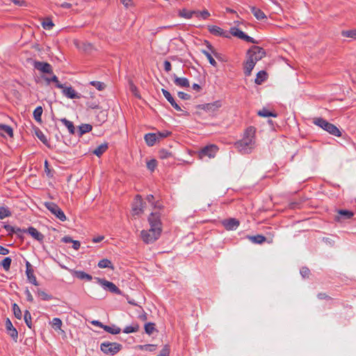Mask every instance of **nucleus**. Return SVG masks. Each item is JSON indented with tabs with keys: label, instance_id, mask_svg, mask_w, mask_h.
Wrapping results in <instances>:
<instances>
[{
	"label": "nucleus",
	"instance_id": "f257e3e1",
	"mask_svg": "<svg viewBox=\"0 0 356 356\" xmlns=\"http://www.w3.org/2000/svg\"><path fill=\"white\" fill-rule=\"evenodd\" d=\"M256 129L254 127H248L241 140L236 141L234 146L242 154H249L254 144Z\"/></svg>",
	"mask_w": 356,
	"mask_h": 356
},
{
	"label": "nucleus",
	"instance_id": "f03ea898",
	"mask_svg": "<svg viewBox=\"0 0 356 356\" xmlns=\"http://www.w3.org/2000/svg\"><path fill=\"white\" fill-rule=\"evenodd\" d=\"M313 123L332 136L337 137L341 136V131L336 125L330 123L323 118H314Z\"/></svg>",
	"mask_w": 356,
	"mask_h": 356
},
{
	"label": "nucleus",
	"instance_id": "7ed1b4c3",
	"mask_svg": "<svg viewBox=\"0 0 356 356\" xmlns=\"http://www.w3.org/2000/svg\"><path fill=\"white\" fill-rule=\"evenodd\" d=\"M162 229L149 228L140 232V238L145 244H151L157 241L161 236Z\"/></svg>",
	"mask_w": 356,
	"mask_h": 356
},
{
	"label": "nucleus",
	"instance_id": "20e7f679",
	"mask_svg": "<svg viewBox=\"0 0 356 356\" xmlns=\"http://www.w3.org/2000/svg\"><path fill=\"white\" fill-rule=\"evenodd\" d=\"M122 348V345L117 342L104 341L100 344V350L104 354L113 356Z\"/></svg>",
	"mask_w": 356,
	"mask_h": 356
},
{
	"label": "nucleus",
	"instance_id": "39448f33",
	"mask_svg": "<svg viewBox=\"0 0 356 356\" xmlns=\"http://www.w3.org/2000/svg\"><path fill=\"white\" fill-rule=\"evenodd\" d=\"M266 55V51L261 47L253 45L247 51L248 58H252L256 64L257 61L261 60Z\"/></svg>",
	"mask_w": 356,
	"mask_h": 356
},
{
	"label": "nucleus",
	"instance_id": "423d86ee",
	"mask_svg": "<svg viewBox=\"0 0 356 356\" xmlns=\"http://www.w3.org/2000/svg\"><path fill=\"white\" fill-rule=\"evenodd\" d=\"M44 207L57 218L64 222L67 218L62 209L53 202H46L44 203Z\"/></svg>",
	"mask_w": 356,
	"mask_h": 356
},
{
	"label": "nucleus",
	"instance_id": "0eeeda50",
	"mask_svg": "<svg viewBox=\"0 0 356 356\" xmlns=\"http://www.w3.org/2000/svg\"><path fill=\"white\" fill-rule=\"evenodd\" d=\"M95 280L99 283L105 290L110 291L112 293L117 295H122V291L113 282H109L104 278L95 277Z\"/></svg>",
	"mask_w": 356,
	"mask_h": 356
},
{
	"label": "nucleus",
	"instance_id": "6e6552de",
	"mask_svg": "<svg viewBox=\"0 0 356 356\" xmlns=\"http://www.w3.org/2000/svg\"><path fill=\"white\" fill-rule=\"evenodd\" d=\"M161 218V213L160 211L152 212L147 219L150 228L163 230V223Z\"/></svg>",
	"mask_w": 356,
	"mask_h": 356
},
{
	"label": "nucleus",
	"instance_id": "1a4fd4ad",
	"mask_svg": "<svg viewBox=\"0 0 356 356\" xmlns=\"http://www.w3.org/2000/svg\"><path fill=\"white\" fill-rule=\"evenodd\" d=\"M222 106V103L220 100L215 101L212 103L204 104H198L195 106L197 109L204 110L206 112L210 113H214L218 111V109Z\"/></svg>",
	"mask_w": 356,
	"mask_h": 356
},
{
	"label": "nucleus",
	"instance_id": "9d476101",
	"mask_svg": "<svg viewBox=\"0 0 356 356\" xmlns=\"http://www.w3.org/2000/svg\"><path fill=\"white\" fill-rule=\"evenodd\" d=\"M229 35H232L233 36L237 37L247 42H250L252 44H258L259 42L255 40L253 38L248 35L244 32L241 31L239 29L236 27H232L229 31Z\"/></svg>",
	"mask_w": 356,
	"mask_h": 356
},
{
	"label": "nucleus",
	"instance_id": "9b49d317",
	"mask_svg": "<svg viewBox=\"0 0 356 356\" xmlns=\"http://www.w3.org/2000/svg\"><path fill=\"white\" fill-rule=\"evenodd\" d=\"M17 231L21 232L22 234L23 233H28L34 239H35L40 243H42L44 238V236L41 232H40L39 231H38L37 229L31 226L29 227L27 229L17 228Z\"/></svg>",
	"mask_w": 356,
	"mask_h": 356
},
{
	"label": "nucleus",
	"instance_id": "f8f14e48",
	"mask_svg": "<svg viewBox=\"0 0 356 356\" xmlns=\"http://www.w3.org/2000/svg\"><path fill=\"white\" fill-rule=\"evenodd\" d=\"M218 151V147L216 145H207L202 148L199 152V157L200 159H202L204 156L213 158Z\"/></svg>",
	"mask_w": 356,
	"mask_h": 356
},
{
	"label": "nucleus",
	"instance_id": "ddd939ff",
	"mask_svg": "<svg viewBox=\"0 0 356 356\" xmlns=\"http://www.w3.org/2000/svg\"><path fill=\"white\" fill-rule=\"evenodd\" d=\"M61 267L63 268H65V269L69 270L70 272L71 275L74 277H76L79 280H86V281H91L92 280V275H90V274L86 273L84 271L77 270H74V269H70V268H67L66 266H62Z\"/></svg>",
	"mask_w": 356,
	"mask_h": 356
},
{
	"label": "nucleus",
	"instance_id": "4468645a",
	"mask_svg": "<svg viewBox=\"0 0 356 356\" xmlns=\"http://www.w3.org/2000/svg\"><path fill=\"white\" fill-rule=\"evenodd\" d=\"M33 67L42 73L53 74L52 66L48 63L35 60L33 63Z\"/></svg>",
	"mask_w": 356,
	"mask_h": 356
},
{
	"label": "nucleus",
	"instance_id": "2eb2a0df",
	"mask_svg": "<svg viewBox=\"0 0 356 356\" xmlns=\"http://www.w3.org/2000/svg\"><path fill=\"white\" fill-rule=\"evenodd\" d=\"M209 33L215 36H220L225 38H230L229 33L225 31L220 27L216 25H209L207 27Z\"/></svg>",
	"mask_w": 356,
	"mask_h": 356
},
{
	"label": "nucleus",
	"instance_id": "dca6fc26",
	"mask_svg": "<svg viewBox=\"0 0 356 356\" xmlns=\"http://www.w3.org/2000/svg\"><path fill=\"white\" fill-rule=\"evenodd\" d=\"M222 225L227 230H236L240 225V221L234 218H229L222 221Z\"/></svg>",
	"mask_w": 356,
	"mask_h": 356
},
{
	"label": "nucleus",
	"instance_id": "f3484780",
	"mask_svg": "<svg viewBox=\"0 0 356 356\" xmlns=\"http://www.w3.org/2000/svg\"><path fill=\"white\" fill-rule=\"evenodd\" d=\"M144 204L142 197L140 195H136L132 206L134 213L138 215L143 212Z\"/></svg>",
	"mask_w": 356,
	"mask_h": 356
},
{
	"label": "nucleus",
	"instance_id": "a211bd4d",
	"mask_svg": "<svg viewBox=\"0 0 356 356\" xmlns=\"http://www.w3.org/2000/svg\"><path fill=\"white\" fill-rule=\"evenodd\" d=\"M26 274L28 280L33 285L38 286L39 283L38 282L36 277L34 275V270L33 269L31 264L29 261H26Z\"/></svg>",
	"mask_w": 356,
	"mask_h": 356
},
{
	"label": "nucleus",
	"instance_id": "6ab92c4d",
	"mask_svg": "<svg viewBox=\"0 0 356 356\" xmlns=\"http://www.w3.org/2000/svg\"><path fill=\"white\" fill-rule=\"evenodd\" d=\"M337 213L338 214L335 216L334 220L339 222L350 219L354 216V213L353 211L346 209H340Z\"/></svg>",
	"mask_w": 356,
	"mask_h": 356
},
{
	"label": "nucleus",
	"instance_id": "aec40b11",
	"mask_svg": "<svg viewBox=\"0 0 356 356\" xmlns=\"http://www.w3.org/2000/svg\"><path fill=\"white\" fill-rule=\"evenodd\" d=\"M5 326L8 332V334L12 337V339L15 341H17L18 338L17 330L13 327L12 322L8 318H7L6 320Z\"/></svg>",
	"mask_w": 356,
	"mask_h": 356
},
{
	"label": "nucleus",
	"instance_id": "412c9836",
	"mask_svg": "<svg viewBox=\"0 0 356 356\" xmlns=\"http://www.w3.org/2000/svg\"><path fill=\"white\" fill-rule=\"evenodd\" d=\"M161 92L163 95V96L165 97V99L169 102V103L171 104V106L177 111H182L179 105L175 102V99L170 94L169 91H168L165 89L162 88Z\"/></svg>",
	"mask_w": 356,
	"mask_h": 356
},
{
	"label": "nucleus",
	"instance_id": "4be33fe9",
	"mask_svg": "<svg viewBox=\"0 0 356 356\" xmlns=\"http://www.w3.org/2000/svg\"><path fill=\"white\" fill-rule=\"evenodd\" d=\"M174 83L177 86L182 88H188L190 86L189 81L185 77H178L175 74L172 76Z\"/></svg>",
	"mask_w": 356,
	"mask_h": 356
},
{
	"label": "nucleus",
	"instance_id": "5701e85b",
	"mask_svg": "<svg viewBox=\"0 0 356 356\" xmlns=\"http://www.w3.org/2000/svg\"><path fill=\"white\" fill-rule=\"evenodd\" d=\"M145 141L147 146L152 147L158 141L159 142V138L157 137L155 133H148L144 136Z\"/></svg>",
	"mask_w": 356,
	"mask_h": 356
},
{
	"label": "nucleus",
	"instance_id": "b1692460",
	"mask_svg": "<svg viewBox=\"0 0 356 356\" xmlns=\"http://www.w3.org/2000/svg\"><path fill=\"white\" fill-rule=\"evenodd\" d=\"M254 66H255V63H254L252 58H248L247 60L244 63V67H243L244 74L246 76H250Z\"/></svg>",
	"mask_w": 356,
	"mask_h": 356
},
{
	"label": "nucleus",
	"instance_id": "393cba45",
	"mask_svg": "<svg viewBox=\"0 0 356 356\" xmlns=\"http://www.w3.org/2000/svg\"><path fill=\"white\" fill-rule=\"evenodd\" d=\"M204 44H206L207 47L211 51V53L218 60L222 62L227 61L223 58V56L221 54L217 52L216 49L212 46V44L208 41L204 40Z\"/></svg>",
	"mask_w": 356,
	"mask_h": 356
},
{
	"label": "nucleus",
	"instance_id": "a878e982",
	"mask_svg": "<svg viewBox=\"0 0 356 356\" xmlns=\"http://www.w3.org/2000/svg\"><path fill=\"white\" fill-rule=\"evenodd\" d=\"M250 10L255 18L258 20L266 19L267 16L266 14L259 8L255 6H250Z\"/></svg>",
	"mask_w": 356,
	"mask_h": 356
},
{
	"label": "nucleus",
	"instance_id": "bb28decb",
	"mask_svg": "<svg viewBox=\"0 0 356 356\" xmlns=\"http://www.w3.org/2000/svg\"><path fill=\"white\" fill-rule=\"evenodd\" d=\"M63 92L64 95L70 99H76L79 98V96L76 92L75 90L72 87H66L63 86Z\"/></svg>",
	"mask_w": 356,
	"mask_h": 356
},
{
	"label": "nucleus",
	"instance_id": "cd10ccee",
	"mask_svg": "<svg viewBox=\"0 0 356 356\" xmlns=\"http://www.w3.org/2000/svg\"><path fill=\"white\" fill-rule=\"evenodd\" d=\"M3 228L8 232V235L12 236L14 233H15L18 238H19L21 240H24V236L22 234L21 232L17 231V228H15L10 225L5 224L3 225Z\"/></svg>",
	"mask_w": 356,
	"mask_h": 356
},
{
	"label": "nucleus",
	"instance_id": "c85d7f7f",
	"mask_svg": "<svg viewBox=\"0 0 356 356\" xmlns=\"http://www.w3.org/2000/svg\"><path fill=\"white\" fill-rule=\"evenodd\" d=\"M5 134L10 137L13 136V128L8 125L0 124V135L5 136Z\"/></svg>",
	"mask_w": 356,
	"mask_h": 356
},
{
	"label": "nucleus",
	"instance_id": "c756f323",
	"mask_svg": "<svg viewBox=\"0 0 356 356\" xmlns=\"http://www.w3.org/2000/svg\"><path fill=\"white\" fill-rule=\"evenodd\" d=\"M268 79V74L264 70H261L257 74V77L254 80V83L257 85H261Z\"/></svg>",
	"mask_w": 356,
	"mask_h": 356
},
{
	"label": "nucleus",
	"instance_id": "7c9ffc66",
	"mask_svg": "<svg viewBox=\"0 0 356 356\" xmlns=\"http://www.w3.org/2000/svg\"><path fill=\"white\" fill-rule=\"evenodd\" d=\"M108 148V143H104L95 148L92 153L98 157H100Z\"/></svg>",
	"mask_w": 356,
	"mask_h": 356
},
{
	"label": "nucleus",
	"instance_id": "2f4dec72",
	"mask_svg": "<svg viewBox=\"0 0 356 356\" xmlns=\"http://www.w3.org/2000/svg\"><path fill=\"white\" fill-rule=\"evenodd\" d=\"M92 129V126L90 124H82L79 127L78 136H82L83 134L90 132Z\"/></svg>",
	"mask_w": 356,
	"mask_h": 356
},
{
	"label": "nucleus",
	"instance_id": "473e14b6",
	"mask_svg": "<svg viewBox=\"0 0 356 356\" xmlns=\"http://www.w3.org/2000/svg\"><path fill=\"white\" fill-rule=\"evenodd\" d=\"M60 122L67 128L70 134H75V127L72 122L68 120L66 118H61Z\"/></svg>",
	"mask_w": 356,
	"mask_h": 356
},
{
	"label": "nucleus",
	"instance_id": "72a5a7b5",
	"mask_svg": "<svg viewBox=\"0 0 356 356\" xmlns=\"http://www.w3.org/2000/svg\"><path fill=\"white\" fill-rule=\"evenodd\" d=\"M195 10H188L186 8H183L179 10L178 16L185 19H191L193 15H195Z\"/></svg>",
	"mask_w": 356,
	"mask_h": 356
},
{
	"label": "nucleus",
	"instance_id": "f704fd0d",
	"mask_svg": "<svg viewBox=\"0 0 356 356\" xmlns=\"http://www.w3.org/2000/svg\"><path fill=\"white\" fill-rule=\"evenodd\" d=\"M257 115L261 117H274L277 116V113L275 112L270 111L266 108H263L257 112Z\"/></svg>",
	"mask_w": 356,
	"mask_h": 356
},
{
	"label": "nucleus",
	"instance_id": "c9c22d12",
	"mask_svg": "<svg viewBox=\"0 0 356 356\" xmlns=\"http://www.w3.org/2000/svg\"><path fill=\"white\" fill-rule=\"evenodd\" d=\"M97 266L100 268H111V270H114V266L113 265L112 262L107 259H101L99 261Z\"/></svg>",
	"mask_w": 356,
	"mask_h": 356
},
{
	"label": "nucleus",
	"instance_id": "e433bc0d",
	"mask_svg": "<svg viewBox=\"0 0 356 356\" xmlns=\"http://www.w3.org/2000/svg\"><path fill=\"white\" fill-rule=\"evenodd\" d=\"M248 238L254 243L261 244L266 241V238L261 234L256 236H248Z\"/></svg>",
	"mask_w": 356,
	"mask_h": 356
},
{
	"label": "nucleus",
	"instance_id": "4c0bfd02",
	"mask_svg": "<svg viewBox=\"0 0 356 356\" xmlns=\"http://www.w3.org/2000/svg\"><path fill=\"white\" fill-rule=\"evenodd\" d=\"M44 81L49 84L51 82L55 83V86L58 88H63V85L60 83L58 77L56 75H53L51 78L44 77Z\"/></svg>",
	"mask_w": 356,
	"mask_h": 356
},
{
	"label": "nucleus",
	"instance_id": "58836bf2",
	"mask_svg": "<svg viewBox=\"0 0 356 356\" xmlns=\"http://www.w3.org/2000/svg\"><path fill=\"white\" fill-rule=\"evenodd\" d=\"M42 112H43V109H42V107L41 106H39L38 107H36L33 111V118L35 119V120L39 123H41L42 122Z\"/></svg>",
	"mask_w": 356,
	"mask_h": 356
},
{
	"label": "nucleus",
	"instance_id": "ea45409f",
	"mask_svg": "<svg viewBox=\"0 0 356 356\" xmlns=\"http://www.w3.org/2000/svg\"><path fill=\"white\" fill-rule=\"evenodd\" d=\"M35 135L44 145H46L49 148L50 147L49 141L42 131H40V129L36 130Z\"/></svg>",
	"mask_w": 356,
	"mask_h": 356
},
{
	"label": "nucleus",
	"instance_id": "a19ab883",
	"mask_svg": "<svg viewBox=\"0 0 356 356\" xmlns=\"http://www.w3.org/2000/svg\"><path fill=\"white\" fill-rule=\"evenodd\" d=\"M139 325L137 323H133L131 325L127 326L124 328L123 332L126 334H129L132 332H136L139 330Z\"/></svg>",
	"mask_w": 356,
	"mask_h": 356
},
{
	"label": "nucleus",
	"instance_id": "79ce46f5",
	"mask_svg": "<svg viewBox=\"0 0 356 356\" xmlns=\"http://www.w3.org/2000/svg\"><path fill=\"white\" fill-rule=\"evenodd\" d=\"M104 330L111 334H118L121 332V329L114 325L112 327L105 325Z\"/></svg>",
	"mask_w": 356,
	"mask_h": 356
},
{
	"label": "nucleus",
	"instance_id": "37998d69",
	"mask_svg": "<svg viewBox=\"0 0 356 356\" xmlns=\"http://www.w3.org/2000/svg\"><path fill=\"white\" fill-rule=\"evenodd\" d=\"M12 309H13V314H14L15 317L16 318L20 320L22 317V311H21L19 307L18 306V305L17 303H13L12 305Z\"/></svg>",
	"mask_w": 356,
	"mask_h": 356
},
{
	"label": "nucleus",
	"instance_id": "c03bdc74",
	"mask_svg": "<svg viewBox=\"0 0 356 356\" xmlns=\"http://www.w3.org/2000/svg\"><path fill=\"white\" fill-rule=\"evenodd\" d=\"M24 319L26 325L30 329L33 328V324L31 321V314L29 310H25L24 314Z\"/></svg>",
	"mask_w": 356,
	"mask_h": 356
},
{
	"label": "nucleus",
	"instance_id": "a18cd8bd",
	"mask_svg": "<svg viewBox=\"0 0 356 356\" xmlns=\"http://www.w3.org/2000/svg\"><path fill=\"white\" fill-rule=\"evenodd\" d=\"M158 156H159V158L161 159H168L170 157H172V152H169L168 150H167L165 149H161L158 152Z\"/></svg>",
	"mask_w": 356,
	"mask_h": 356
},
{
	"label": "nucleus",
	"instance_id": "49530a36",
	"mask_svg": "<svg viewBox=\"0 0 356 356\" xmlns=\"http://www.w3.org/2000/svg\"><path fill=\"white\" fill-rule=\"evenodd\" d=\"M38 296L42 300H51L54 298L52 295L47 293L45 291H42L40 289H38L37 291Z\"/></svg>",
	"mask_w": 356,
	"mask_h": 356
},
{
	"label": "nucleus",
	"instance_id": "de8ad7c7",
	"mask_svg": "<svg viewBox=\"0 0 356 356\" xmlns=\"http://www.w3.org/2000/svg\"><path fill=\"white\" fill-rule=\"evenodd\" d=\"M12 259L10 257H5L1 262V266L6 270H9L11 265Z\"/></svg>",
	"mask_w": 356,
	"mask_h": 356
},
{
	"label": "nucleus",
	"instance_id": "09e8293b",
	"mask_svg": "<svg viewBox=\"0 0 356 356\" xmlns=\"http://www.w3.org/2000/svg\"><path fill=\"white\" fill-rule=\"evenodd\" d=\"M202 53L207 58V59L209 60V63L213 66V67H216L217 65V63L216 61L215 60V59L213 58V56H211V51H208L207 50H202Z\"/></svg>",
	"mask_w": 356,
	"mask_h": 356
},
{
	"label": "nucleus",
	"instance_id": "8fccbe9b",
	"mask_svg": "<svg viewBox=\"0 0 356 356\" xmlns=\"http://www.w3.org/2000/svg\"><path fill=\"white\" fill-rule=\"evenodd\" d=\"M12 215L11 211L8 208L4 207H0V219L2 220L6 217H9Z\"/></svg>",
	"mask_w": 356,
	"mask_h": 356
},
{
	"label": "nucleus",
	"instance_id": "3c124183",
	"mask_svg": "<svg viewBox=\"0 0 356 356\" xmlns=\"http://www.w3.org/2000/svg\"><path fill=\"white\" fill-rule=\"evenodd\" d=\"M42 27L46 30H51L54 26V24L50 18H45L42 23Z\"/></svg>",
	"mask_w": 356,
	"mask_h": 356
},
{
	"label": "nucleus",
	"instance_id": "603ef678",
	"mask_svg": "<svg viewBox=\"0 0 356 356\" xmlns=\"http://www.w3.org/2000/svg\"><path fill=\"white\" fill-rule=\"evenodd\" d=\"M90 84L95 87L99 91H102L106 88V84L101 81H92L90 82Z\"/></svg>",
	"mask_w": 356,
	"mask_h": 356
},
{
	"label": "nucleus",
	"instance_id": "864d4df0",
	"mask_svg": "<svg viewBox=\"0 0 356 356\" xmlns=\"http://www.w3.org/2000/svg\"><path fill=\"white\" fill-rule=\"evenodd\" d=\"M341 35L346 38L356 39V29L343 31Z\"/></svg>",
	"mask_w": 356,
	"mask_h": 356
},
{
	"label": "nucleus",
	"instance_id": "5fc2aeb1",
	"mask_svg": "<svg viewBox=\"0 0 356 356\" xmlns=\"http://www.w3.org/2000/svg\"><path fill=\"white\" fill-rule=\"evenodd\" d=\"M52 327L55 330H60L62 326V321L59 318H54L51 322Z\"/></svg>",
	"mask_w": 356,
	"mask_h": 356
},
{
	"label": "nucleus",
	"instance_id": "6e6d98bb",
	"mask_svg": "<svg viewBox=\"0 0 356 356\" xmlns=\"http://www.w3.org/2000/svg\"><path fill=\"white\" fill-rule=\"evenodd\" d=\"M145 332L149 334V335H151L153 332L156 330L155 328V324L154 323H147L145 325Z\"/></svg>",
	"mask_w": 356,
	"mask_h": 356
},
{
	"label": "nucleus",
	"instance_id": "4d7b16f0",
	"mask_svg": "<svg viewBox=\"0 0 356 356\" xmlns=\"http://www.w3.org/2000/svg\"><path fill=\"white\" fill-rule=\"evenodd\" d=\"M44 172L48 177L51 178L54 177V170L49 168V162L47 160L44 161Z\"/></svg>",
	"mask_w": 356,
	"mask_h": 356
},
{
	"label": "nucleus",
	"instance_id": "13d9d810",
	"mask_svg": "<svg viewBox=\"0 0 356 356\" xmlns=\"http://www.w3.org/2000/svg\"><path fill=\"white\" fill-rule=\"evenodd\" d=\"M157 166V161L152 159L147 162V168L151 172H154Z\"/></svg>",
	"mask_w": 356,
	"mask_h": 356
},
{
	"label": "nucleus",
	"instance_id": "bf43d9fd",
	"mask_svg": "<svg viewBox=\"0 0 356 356\" xmlns=\"http://www.w3.org/2000/svg\"><path fill=\"white\" fill-rule=\"evenodd\" d=\"M139 349L141 350L153 352V351L156 350V346L154 345V344H145V345L140 346Z\"/></svg>",
	"mask_w": 356,
	"mask_h": 356
},
{
	"label": "nucleus",
	"instance_id": "052dcab7",
	"mask_svg": "<svg viewBox=\"0 0 356 356\" xmlns=\"http://www.w3.org/2000/svg\"><path fill=\"white\" fill-rule=\"evenodd\" d=\"M158 138H159V141L161 139L167 138L172 134V132L168 130H163L162 131H157L155 133Z\"/></svg>",
	"mask_w": 356,
	"mask_h": 356
},
{
	"label": "nucleus",
	"instance_id": "680f3d73",
	"mask_svg": "<svg viewBox=\"0 0 356 356\" xmlns=\"http://www.w3.org/2000/svg\"><path fill=\"white\" fill-rule=\"evenodd\" d=\"M195 15L197 17H202V19H207L210 16V13L206 9H204L202 11L195 10Z\"/></svg>",
	"mask_w": 356,
	"mask_h": 356
},
{
	"label": "nucleus",
	"instance_id": "e2e57ef3",
	"mask_svg": "<svg viewBox=\"0 0 356 356\" xmlns=\"http://www.w3.org/2000/svg\"><path fill=\"white\" fill-rule=\"evenodd\" d=\"M310 270L309 269V268L306 266L302 267L300 270V273L303 278H308L310 275Z\"/></svg>",
	"mask_w": 356,
	"mask_h": 356
},
{
	"label": "nucleus",
	"instance_id": "0e129e2a",
	"mask_svg": "<svg viewBox=\"0 0 356 356\" xmlns=\"http://www.w3.org/2000/svg\"><path fill=\"white\" fill-rule=\"evenodd\" d=\"M97 118L98 119V122L100 123V124H102L104 123L105 121H106V114L105 113V111H100L97 115Z\"/></svg>",
	"mask_w": 356,
	"mask_h": 356
},
{
	"label": "nucleus",
	"instance_id": "69168bd1",
	"mask_svg": "<svg viewBox=\"0 0 356 356\" xmlns=\"http://www.w3.org/2000/svg\"><path fill=\"white\" fill-rule=\"evenodd\" d=\"M130 90L131 91V92L134 94V95L135 97H136L138 98H140V96L139 95V92H138L137 87L133 83H130Z\"/></svg>",
	"mask_w": 356,
	"mask_h": 356
},
{
	"label": "nucleus",
	"instance_id": "338daca9",
	"mask_svg": "<svg viewBox=\"0 0 356 356\" xmlns=\"http://www.w3.org/2000/svg\"><path fill=\"white\" fill-rule=\"evenodd\" d=\"M177 95L180 99L184 100H189L191 97L190 95L181 91L178 92Z\"/></svg>",
	"mask_w": 356,
	"mask_h": 356
},
{
	"label": "nucleus",
	"instance_id": "774afa93",
	"mask_svg": "<svg viewBox=\"0 0 356 356\" xmlns=\"http://www.w3.org/2000/svg\"><path fill=\"white\" fill-rule=\"evenodd\" d=\"M317 298L319 299V300H332V298L327 295L325 293H319L317 294Z\"/></svg>",
	"mask_w": 356,
	"mask_h": 356
}]
</instances>
